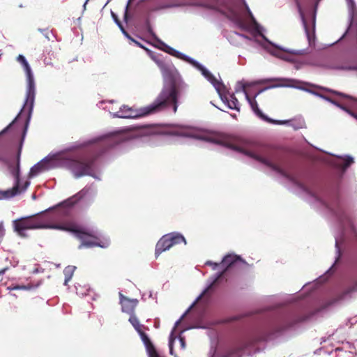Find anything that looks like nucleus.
Wrapping results in <instances>:
<instances>
[{"mask_svg":"<svg viewBox=\"0 0 357 357\" xmlns=\"http://www.w3.org/2000/svg\"><path fill=\"white\" fill-rule=\"evenodd\" d=\"M260 92H262V90H260V91H259L255 96V98L260 93Z\"/></svg>","mask_w":357,"mask_h":357,"instance_id":"nucleus-39","label":"nucleus"},{"mask_svg":"<svg viewBox=\"0 0 357 357\" xmlns=\"http://www.w3.org/2000/svg\"><path fill=\"white\" fill-rule=\"evenodd\" d=\"M304 121H299L298 123H296V124H291V126L295 129V130H298V129H301V128H303L304 127Z\"/></svg>","mask_w":357,"mask_h":357,"instance_id":"nucleus-29","label":"nucleus"},{"mask_svg":"<svg viewBox=\"0 0 357 357\" xmlns=\"http://www.w3.org/2000/svg\"><path fill=\"white\" fill-rule=\"evenodd\" d=\"M205 264L207 265V266H211L213 270H215L218 268H221V264H220V263H215V262H213L211 261H207L205 263Z\"/></svg>","mask_w":357,"mask_h":357,"instance_id":"nucleus-28","label":"nucleus"},{"mask_svg":"<svg viewBox=\"0 0 357 357\" xmlns=\"http://www.w3.org/2000/svg\"><path fill=\"white\" fill-rule=\"evenodd\" d=\"M243 91L245 94V98L248 102H249L252 109L254 111V112L261 119L264 120L265 121L273 123V124H278V125H282V124H286L289 123V121H277L273 120L272 119L268 118L267 116L264 114L259 109L258 107V104L255 100V98H250V96L248 94V93L245 91V87L243 86Z\"/></svg>","mask_w":357,"mask_h":357,"instance_id":"nucleus-9","label":"nucleus"},{"mask_svg":"<svg viewBox=\"0 0 357 357\" xmlns=\"http://www.w3.org/2000/svg\"><path fill=\"white\" fill-rule=\"evenodd\" d=\"M202 74L206 78H208L214 84V86L219 84V82L216 80V79L214 77V76L206 69L202 68Z\"/></svg>","mask_w":357,"mask_h":357,"instance_id":"nucleus-25","label":"nucleus"},{"mask_svg":"<svg viewBox=\"0 0 357 357\" xmlns=\"http://www.w3.org/2000/svg\"><path fill=\"white\" fill-rule=\"evenodd\" d=\"M113 16L114 17V20H115V22L116 23L118 24L119 27L121 29V30L122 31V32L123 33V34L125 36H126L128 38H130V36L129 34L128 33V32L125 30V29L123 28L121 22H120V20L117 18L116 16H115L114 14H113Z\"/></svg>","mask_w":357,"mask_h":357,"instance_id":"nucleus-27","label":"nucleus"},{"mask_svg":"<svg viewBox=\"0 0 357 357\" xmlns=\"http://www.w3.org/2000/svg\"><path fill=\"white\" fill-rule=\"evenodd\" d=\"M311 92H312V93L315 94V95H317V96H320V97H321V98H325V99H326V100H328L331 101V102H333L334 105H337V107H340L342 109H343V110L346 111V112H347V113H349L351 116H354L355 119H357V115H356L355 113H354L353 112H351V110H349V109H347L345 106H344V105H341V104H340V103H338V102H335V101H334V100H332L331 98H326V97H325V96H323V95H321V94H319V93H317L312 92V91H311Z\"/></svg>","mask_w":357,"mask_h":357,"instance_id":"nucleus-17","label":"nucleus"},{"mask_svg":"<svg viewBox=\"0 0 357 357\" xmlns=\"http://www.w3.org/2000/svg\"><path fill=\"white\" fill-rule=\"evenodd\" d=\"M294 1L296 2V6L298 7V10H299V13H300V15H301V19H302V22H303V26H304V29H305V31L306 36H307L308 40L310 41L312 38H314L315 16H314L313 18H312V29H310V26H308L307 22H306V20L305 18L304 14H303V13L302 11L299 0H294Z\"/></svg>","mask_w":357,"mask_h":357,"instance_id":"nucleus-11","label":"nucleus"},{"mask_svg":"<svg viewBox=\"0 0 357 357\" xmlns=\"http://www.w3.org/2000/svg\"><path fill=\"white\" fill-rule=\"evenodd\" d=\"M77 199L72 197L58 206L57 210L52 214H42L21 218L13 221L14 230L22 237H27L26 231L36 229H59L61 224H56L55 220H62L71 215L72 208L77 203Z\"/></svg>","mask_w":357,"mask_h":357,"instance_id":"nucleus-2","label":"nucleus"},{"mask_svg":"<svg viewBox=\"0 0 357 357\" xmlns=\"http://www.w3.org/2000/svg\"><path fill=\"white\" fill-rule=\"evenodd\" d=\"M17 61L22 63L23 67L24 68L26 74V78H27V89H26V100L24 102V105L23 106V108L20 111V114L16 116V118L6 127L1 132L0 135L6 132L15 123V121L17 120V119L21 115L22 112L24 110L28 109V116L26 120V123L24 126V129L23 131V136L22 139H24V137L25 135V133L26 132L27 126L29 124V121L30 120L31 114L33 110L34 100H35V84H34V79L31 73V69L26 61L25 57L23 55H19L17 56Z\"/></svg>","mask_w":357,"mask_h":357,"instance_id":"nucleus-4","label":"nucleus"},{"mask_svg":"<svg viewBox=\"0 0 357 357\" xmlns=\"http://www.w3.org/2000/svg\"><path fill=\"white\" fill-rule=\"evenodd\" d=\"M353 162H354L353 158H351L350 156H347L346 158L344 159V162H343V164L342 166L344 169H346L348 167H349Z\"/></svg>","mask_w":357,"mask_h":357,"instance_id":"nucleus-26","label":"nucleus"},{"mask_svg":"<svg viewBox=\"0 0 357 357\" xmlns=\"http://www.w3.org/2000/svg\"><path fill=\"white\" fill-rule=\"evenodd\" d=\"M20 153H21V146L20 147L19 150H18V153H17V162H16V165L14 167V166H12L10 165V173L11 174L15 177V184H18V185H20Z\"/></svg>","mask_w":357,"mask_h":357,"instance_id":"nucleus-15","label":"nucleus"},{"mask_svg":"<svg viewBox=\"0 0 357 357\" xmlns=\"http://www.w3.org/2000/svg\"><path fill=\"white\" fill-rule=\"evenodd\" d=\"M356 291H357V284H354L351 287H349L337 296V298L336 300L340 301V300L345 299L347 298H351V294Z\"/></svg>","mask_w":357,"mask_h":357,"instance_id":"nucleus-16","label":"nucleus"},{"mask_svg":"<svg viewBox=\"0 0 357 357\" xmlns=\"http://www.w3.org/2000/svg\"><path fill=\"white\" fill-rule=\"evenodd\" d=\"M172 135H179L180 133H178V132H172Z\"/></svg>","mask_w":357,"mask_h":357,"instance_id":"nucleus-37","label":"nucleus"},{"mask_svg":"<svg viewBox=\"0 0 357 357\" xmlns=\"http://www.w3.org/2000/svg\"><path fill=\"white\" fill-rule=\"evenodd\" d=\"M227 102L228 104V107L230 109H236L237 111L240 110V108L238 106V105H239L238 100L234 93L230 95L229 100L227 99Z\"/></svg>","mask_w":357,"mask_h":357,"instance_id":"nucleus-18","label":"nucleus"},{"mask_svg":"<svg viewBox=\"0 0 357 357\" xmlns=\"http://www.w3.org/2000/svg\"><path fill=\"white\" fill-rule=\"evenodd\" d=\"M45 165V163H43L41 162L37 163L36 165L31 167L30 171V175L33 176L44 171L46 169Z\"/></svg>","mask_w":357,"mask_h":357,"instance_id":"nucleus-20","label":"nucleus"},{"mask_svg":"<svg viewBox=\"0 0 357 357\" xmlns=\"http://www.w3.org/2000/svg\"><path fill=\"white\" fill-rule=\"evenodd\" d=\"M349 10L353 19L357 17V7L354 0H348Z\"/></svg>","mask_w":357,"mask_h":357,"instance_id":"nucleus-24","label":"nucleus"},{"mask_svg":"<svg viewBox=\"0 0 357 357\" xmlns=\"http://www.w3.org/2000/svg\"><path fill=\"white\" fill-rule=\"evenodd\" d=\"M121 296V304L122 310L128 313L132 312L137 305V301L135 300H130L123 296L122 295Z\"/></svg>","mask_w":357,"mask_h":357,"instance_id":"nucleus-13","label":"nucleus"},{"mask_svg":"<svg viewBox=\"0 0 357 357\" xmlns=\"http://www.w3.org/2000/svg\"><path fill=\"white\" fill-rule=\"evenodd\" d=\"M95 158L86 155H69L63 157L59 165L70 171L75 178L92 176Z\"/></svg>","mask_w":357,"mask_h":357,"instance_id":"nucleus-3","label":"nucleus"},{"mask_svg":"<svg viewBox=\"0 0 357 357\" xmlns=\"http://www.w3.org/2000/svg\"><path fill=\"white\" fill-rule=\"evenodd\" d=\"M186 5L210 10H216L217 8L215 3L211 0H190Z\"/></svg>","mask_w":357,"mask_h":357,"instance_id":"nucleus-12","label":"nucleus"},{"mask_svg":"<svg viewBox=\"0 0 357 357\" xmlns=\"http://www.w3.org/2000/svg\"><path fill=\"white\" fill-rule=\"evenodd\" d=\"M311 86L314 87V88L319 89L321 90H323V91L331 93L333 94H335V95H337L338 96H341V97H343V98H345L352 99V97H351L350 96L347 95L345 93H343L342 92H339V91H335V90H333V89H328V88H326V87H323V86H317V85L312 84Z\"/></svg>","mask_w":357,"mask_h":357,"instance_id":"nucleus-19","label":"nucleus"},{"mask_svg":"<svg viewBox=\"0 0 357 357\" xmlns=\"http://www.w3.org/2000/svg\"><path fill=\"white\" fill-rule=\"evenodd\" d=\"M60 230L73 231L76 234V236L82 241L79 248L82 247L92 248L99 246L105 248L107 245L102 244L100 238L98 236L89 233L80 229H76V226L73 224L65 225L61 224Z\"/></svg>","mask_w":357,"mask_h":357,"instance_id":"nucleus-7","label":"nucleus"},{"mask_svg":"<svg viewBox=\"0 0 357 357\" xmlns=\"http://www.w3.org/2000/svg\"><path fill=\"white\" fill-rule=\"evenodd\" d=\"M29 183L28 181H26L25 183L24 188H23V190H24L26 188V187L29 185Z\"/></svg>","mask_w":357,"mask_h":357,"instance_id":"nucleus-35","label":"nucleus"},{"mask_svg":"<svg viewBox=\"0 0 357 357\" xmlns=\"http://www.w3.org/2000/svg\"><path fill=\"white\" fill-rule=\"evenodd\" d=\"M149 356L150 357H160L155 349L150 350Z\"/></svg>","mask_w":357,"mask_h":357,"instance_id":"nucleus-31","label":"nucleus"},{"mask_svg":"<svg viewBox=\"0 0 357 357\" xmlns=\"http://www.w3.org/2000/svg\"><path fill=\"white\" fill-rule=\"evenodd\" d=\"M146 24H147L148 31H149V32H150V33H153V31H152V29H151V25H150L149 22V20H146Z\"/></svg>","mask_w":357,"mask_h":357,"instance_id":"nucleus-32","label":"nucleus"},{"mask_svg":"<svg viewBox=\"0 0 357 357\" xmlns=\"http://www.w3.org/2000/svg\"><path fill=\"white\" fill-rule=\"evenodd\" d=\"M244 5H245V10L249 15V17H250L251 20L254 22V23H256V20L252 13V12L250 11L248 6L246 4V3L244 2Z\"/></svg>","mask_w":357,"mask_h":357,"instance_id":"nucleus-30","label":"nucleus"},{"mask_svg":"<svg viewBox=\"0 0 357 357\" xmlns=\"http://www.w3.org/2000/svg\"><path fill=\"white\" fill-rule=\"evenodd\" d=\"M21 192L18 184H15L11 189L0 190V200L8 199Z\"/></svg>","mask_w":357,"mask_h":357,"instance_id":"nucleus-14","label":"nucleus"},{"mask_svg":"<svg viewBox=\"0 0 357 357\" xmlns=\"http://www.w3.org/2000/svg\"><path fill=\"white\" fill-rule=\"evenodd\" d=\"M139 334L140 335V337H141L143 342L146 346V347L148 348L149 351L151 349H155L153 344L151 343L149 337L143 331H139Z\"/></svg>","mask_w":357,"mask_h":357,"instance_id":"nucleus-21","label":"nucleus"},{"mask_svg":"<svg viewBox=\"0 0 357 357\" xmlns=\"http://www.w3.org/2000/svg\"><path fill=\"white\" fill-rule=\"evenodd\" d=\"M68 280H69V278H68V279H66V280H65V284H66V283H67V282L68 281Z\"/></svg>","mask_w":357,"mask_h":357,"instance_id":"nucleus-41","label":"nucleus"},{"mask_svg":"<svg viewBox=\"0 0 357 357\" xmlns=\"http://www.w3.org/2000/svg\"><path fill=\"white\" fill-rule=\"evenodd\" d=\"M129 321L138 333L139 331H142V325L139 324V321L138 319L137 318V317H135V315L130 316Z\"/></svg>","mask_w":357,"mask_h":357,"instance_id":"nucleus-23","label":"nucleus"},{"mask_svg":"<svg viewBox=\"0 0 357 357\" xmlns=\"http://www.w3.org/2000/svg\"><path fill=\"white\" fill-rule=\"evenodd\" d=\"M130 38L136 45H137L139 47H143L142 45L140 44L139 42L136 41L135 40L131 38L130 37L129 38Z\"/></svg>","mask_w":357,"mask_h":357,"instance_id":"nucleus-33","label":"nucleus"},{"mask_svg":"<svg viewBox=\"0 0 357 357\" xmlns=\"http://www.w3.org/2000/svg\"><path fill=\"white\" fill-rule=\"evenodd\" d=\"M206 141L213 142L215 144H221L224 146L228 147L231 149L235 150L238 152L243 153L247 155L250 156L251 158H255V160L259 161L260 162L265 164L266 165L271 167L273 169L282 173L281 170L275 165L272 164L268 160L259 156L255 153H252L250 151H245L244 149L240 147L239 146L235 145L233 143L230 142L229 139L223 135H218L215 137H208L206 138Z\"/></svg>","mask_w":357,"mask_h":357,"instance_id":"nucleus-6","label":"nucleus"},{"mask_svg":"<svg viewBox=\"0 0 357 357\" xmlns=\"http://www.w3.org/2000/svg\"><path fill=\"white\" fill-rule=\"evenodd\" d=\"M240 36H242V37H243V38H248L247 36H245V35H243V34H241Z\"/></svg>","mask_w":357,"mask_h":357,"instance_id":"nucleus-38","label":"nucleus"},{"mask_svg":"<svg viewBox=\"0 0 357 357\" xmlns=\"http://www.w3.org/2000/svg\"><path fill=\"white\" fill-rule=\"evenodd\" d=\"M181 243H183L185 245L186 241L184 236L179 233L173 232L162 236L155 245V258H158L162 252L168 250L174 245Z\"/></svg>","mask_w":357,"mask_h":357,"instance_id":"nucleus-8","label":"nucleus"},{"mask_svg":"<svg viewBox=\"0 0 357 357\" xmlns=\"http://www.w3.org/2000/svg\"><path fill=\"white\" fill-rule=\"evenodd\" d=\"M38 285H39V284H31V283H29L26 285H19V284H17V285L13 286L11 288V289H13V290H27V291H29V290H32V289H36V287H38Z\"/></svg>","mask_w":357,"mask_h":357,"instance_id":"nucleus-22","label":"nucleus"},{"mask_svg":"<svg viewBox=\"0 0 357 357\" xmlns=\"http://www.w3.org/2000/svg\"><path fill=\"white\" fill-rule=\"evenodd\" d=\"M180 340H181V344L183 345V347H184L185 342H184L183 338L181 337Z\"/></svg>","mask_w":357,"mask_h":357,"instance_id":"nucleus-36","label":"nucleus"},{"mask_svg":"<svg viewBox=\"0 0 357 357\" xmlns=\"http://www.w3.org/2000/svg\"><path fill=\"white\" fill-rule=\"evenodd\" d=\"M279 56V58H282V59H286V58H284V57H283V56Z\"/></svg>","mask_w":357,"mask_h":357,"instance_id":"nucleus-40","label":"nucleus"},{"mask_svg":"<svg viewBox=\"0 0 357 357\" xmlns=\"http://www.w3.org/2000/svg\"><path fill=\"white\" fill-rule=\"evenodd\" d=\"M245 263L241 257L234 255H227L221 261L222 271L216 275L208 287L199 295L197 301H199L205 296H210L215 287L219 283L220 280L225 276L226 273L231 268L236 267L238 264Z\"/></svg>","mask_w":357,"mask_h":357,"instance_id":"nucleus-5","label":"nucleus"},{"mask_svg":"<svg viewBox=\"0 0 357 357\" xmlns=\"http://www.w3.org/2000/svg\"><path fill=\"white\" fill-rule=\"evenodd\" d=\"M188 86L183 82L172 80L165 84L155 101L146 107L133 109L123 105L121 108V118L137 119L158 113L172 105L173 112H176L178 99L186 96Z\"/></svg>","mask_w":357,"mask_h":357,"instance_id":"nucleus-1","label":"nucleus"},{"mask_svg":"<svg viewBox=\"0 0 357 357\" xmlns=\"http://www.w3.org/2000/svg\"><path fill=\"white\" fill-rule=\"evenodd\" d=\"M250 341L242 340L228 349L222 357H241V352L251 345Z\"/></svg>","mask_w":357,"mask_h":357,"instance_id":"nucleus-10","label":"nucleus"},{"mask_svg":"<svg viewBox=\"0 0 357 357\" xmlns=\"http://www.w3.org/2000/svg\"><path fill=\"white\" fill-rule=\"evenodd\" d=\"M0 161H4V156L0 153Z\"/></svg>","mask_w":357,"mask_h":357,"instance_id":"nucleus-34","label":"nucleus"}]
</instances>
